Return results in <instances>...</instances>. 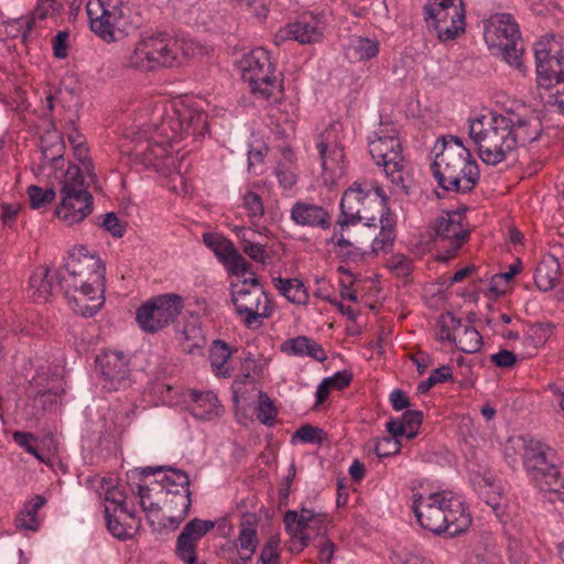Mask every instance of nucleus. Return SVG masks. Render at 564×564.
Returning <instances> with one entry per match:
<instances>
[{"instance_id": "obj_11", "label": "nucleus", "mask_w": 564, "mask_h": 564, "mask_svg": "<svg viewBox=\"0 0 564 564\" xmlns=\"http://www.w3.org/2000/svg\"><path fill=\"white\" fill-rule=\"evenodd\" d=\"M184 308L182 296L173 293L154 296L143 303L135 313L142 330L156 333L174 323Z\"/></svg>"}, {"instance_id": "obj_62", "label": "nucleus", "mask_w": 564, "mask_h": 564, "mask_svg": "<svg viewBox=\"0 0 564 564\" xmlns=\"http://www.w3.org/2000/svg\"><path fill=\"white\" fill-rule=\"evenodd\" d=\"M13 440L18 445L24 447L28 453L32 454L37 459L43 460V457L37 452V448L33 445L34 436L31 433L20 431L14 432Z\"/></svg>"}, {"instance_id": "obj_20", "label": "nucleus", "mask_w": 564, "mask_h": 564, "mask_svg": "<svg viewBox=\"0 0 564 564\" xmlns=\"http://www.w3.org/2000/svg\"><path fill=\"white\" fill-rule=\"evenodd\" d=\"M523 465L533 480L535 476L542 475L541 473L556 463L554 451L541 443L540 441L529 440L523 448Z\"/></svg>"}, {"instance_id": "obj_59", "label": "nucleus", "mask_w": 564, "mask_h": 564, "mask_svg": "<svg viewBox=\"0 0 564 564\" xmlns=\"http://www.w3.org/2000/svg\"><path fill=\"white\" fill-rule=\"evenodd\" d=\"M389 269L399 276H408L412 272V261L403 254H394L388 260Z\"/></svg>"}, {"instance_id": "obj_34", "label": "nucleus", "mask_w": 564, "mask_h": 564, "mask_svg": "<svg viewBox=\"0 0 564 564\" xmlns=\"http://www.w3.org/2000/svg\"><path fill=\"white\" fill-rule=\"evenodd\" d=\"M55 288L54 276L51 275L47 268L40 267L34 270L30 278V289L32 291L31 296L35 302H46Z\"/></svg>"}, {"instance_id": "obj_63", "label": "nucleus", "mask_w": 564, "mask_h": 564, "mask_svg": "<svg viewBox=\"0 0 564 564\" xmlns=\"http://www.w3.org/2000/svg\"><path fill=\"white\" fill-rule=\"evenodd\" d=\"M343 230L344 229H341L339 226V230H335L333 232L329 242L337 246L340 249V252H343L348 258L356 257L357 252L352 251V243L344 237Z\"/></svg>"}, {"instance_id": "obj_55", "label": "nucleus", "mask_w": 564, "mask_h": 564, "mask_svg": "<svg viewBox=\"0 0 564 564\" xmlns=\"http://www.w3.org/2000/svg\"><path fill=\"white\" fill-rule=\"evenodd\" d=\"M422 421L423 413L421 411H405L403 413L401 422L404 424L408 440H412L419 434Z\"/></svg>"}, {"instance_id": "obj_1", "label": "nucleus", "mask_w": 564, "mask_h": 564, "mask_svg": "<svg viewBox=\"0 0 564 564\" xmlns=\"http://www.w3.org/2000/svg\"><path fill=\"white\" fill-rule=\"evenodd\" d=\"M74 156L82 164H68L59 177L61 202L55 208V215L66 223H82L94 210V197L88 191L90 183H97L94 163L89 156L87 143L73 149Z\"/></svg>"}, {"instance_id": "obj_3", "label": "nucleus", "mask_w": 564, "mask_h": 564, "mask_svg": "<svg viewBox=\"0 0 564 564\" xmlns=\"http://www.w3.org/2000/svg\"><path fill=\"white\" fill-rule=\"evenodd\" d=\"M438 185L449 192L469 193L479 181V167L464 145L452 147L445 142L444 149L431 164Z\"/></svg>"}, {"instance_id": "obj_15", "label": "nucleus", "mask_w": 564, "mask_h": 564, "mask_svg": "<svg viewBox=\"0 0 564 564\" xmlns=\"http://www.w3.org/2000/svg\"><path fill=\"white\" fill-rule=\"evenodd\" d=\"M424 21L440 41L447 42L465 32V4L455 3L454 8L423 10Z\"/></svg>"}, {"instance_id": "obj_2", "label": "nucleus", "mask_w": 564, "mask_h": 564, "mask_svg": "<svg viewBox=\"0 0 564 564\" xmlns=\"http://www.w3.org/2000/svg\"><path fill=\"white\" fill-rule=\"evenodd\" d=\"M162 473V477L151 486L139 485L138 494L143 502L153 497L161 501L163 507L175 508L176 514H171V520L174 523L182 522L191 506L188 475L181 469L163 466L145 467L140 470L141 476H154Z\"/></svg>"}, {"instance_id": "obj_19", "label": "nucleus", "mask_w": 564, "mask_h": 564, "mask_svg": "<svg viewBox=\"0 0 564 564\" xmlns=\"http://www.w3.org/2000/svg\"><path fill=\"white\" fill-rule=\"evenodd\" d=\"M101 375L109 389L118 390L126 386L130 373L129 359L121 351H107L97 358Z\"/></svg>"}, {"instance_id": "obj_47", "label": "nucleus", "mask_w": 564, "mask_h": 564, "mask_svg": "<svg viewBox=\"0 0 564 564\" xmlns=\"http://www.w3.org/2000/svg\"><path fill=\"white\" fill-rule=\"evenodd\" d=\"M182 120L184 121L185 135H203L207 130V115L203 111L191 109L181 110Z\"/></svg>"}, {"instance_id": "obj_21", "label": "nucleus", "mask_w": 564, "mask_h": 564, "mask_svg": "<svg viewBox=\"0 0 564 564\" xmlns=\"http://www.w3.org/2000/svg\"><path fill=\"white\" fill-rule=\"evenodd\" d=\"M291 219L299 226L328 229L330 215L323 206L296 202L291 208Z\"/></svg>"}, {"instance_id": "obj_58", "label": "nucleus", "mask_w": 564, "mask_h": 564, "mask_svg": "<svg viewBox=\"0 0 564 564\" xmlns=\"http://www.w3.org/2000/svg\"><path fill=\"white\" fill-rule=\"evenodd\" d=\"M243 207L250 218L261 217L264 214L262 198L259 194L253 192H248L243 196Z\"/></svg>"}, {"instance_id": "obj_37", "label": "nucleus", "mask_w": 564, "mask_h": 564, "mask_svg": "<svg viewBox=\"0 0 564 564\" xmlns=\"http://www.w3.org/2000/svg\"><path fill=\"white\" fill-rule=\"evenodd\" d=\"M207 531H182L176 540V555L186 564H195L198 541Z\"/></svg>"}, {"instance_id": "obj_25", "label": "nucleus", "mask_w": 564, "mask_h": 564, "mask_svg": "<svg viewBox=\"0 0 564 564\" xmlns=\"http://www.w3.org/2000/svg\"><path fill=\"white\" fill-rule=\"evenodd\" d=\"M444 511L443 529H449L451 527L454 529H468L471 524V516L467 511L464 501L452 491H447Z\"/></svg>"}, {"instance_id": "obj_30", "label": "nucleus", "mask_w": 564, "mask_h": 564, "mask_svg": "<svg viewBox=\"0 0 564 564\" xmlns=\"http://www.w3.org/2000/svg\"><path fill=\"white\" fill-rule=\"evenodd\" d=\"M281 348L286 354L307 356L321 362L327 359V355L322 345L306 336H297L288 339L282 344Z\"/></svg>"}, {"instance_id": "obj_5", "label": "nucleus", "mask_w": 564, "mask_h": 564, "mask_svg": "<svg viewBox=\"0 0 564 564\" xmlns=\"http://www.w3.org/2000/svg\"><path fill=\"white\" fill-rule=\"evenodd\" d=\"M386 209L387 196L381 187L355 182L343 194L337 225L345 229L365 220L367 226H375L377 215Z\"/></svg>"}, {"instance_id": "obj_16", "label": "nucleus", "mask_w": 564, "mask_h": 564, "mask_svg": "<svg viewBox=\"0 0 564 564\" xmlns=\"http://www.w3.org/2000/svg\"><path fill=\"white\" fill-rule=\"evenodd\" d=\"M137 154L145 166L153 167L155 171L171 178V182H181V192L187 193V185L183 182V176L178 171L172 172L170 167L174 164L171 155V144L167 140H148L145 144L138 145ZM173 191H177L176 184L172 186Z\"/></svg>"}, {"instance_id": "obj_7", "label": "nucleus", "mask_w": 564, "mask_h": 564, "mask_svg": "<svg viewBox=\"0 0 564 564\" xmlns=\"http://www.w3.org/2000/svg\"><path fill=\"white\" fill-rule=\"evenodd\" d=\"M242 79L249 84L253 94L265 100H278L282 94L281 80L267 50L259 47L243 55L240 61Z\"/></svg>"}, {"instance_id": "obj_4", "label": "nucleus", "mask_w": 564, "mask_h": 564, "mask_svg": "<svg viewBox=\"0 0 564 564\" xmlns=\"http://www.w3.org/2000/svg\"><path fill=\"white\" fill-rule=\"evenodd\" d=\"M511 128L510 118L502 115L482 116L470 122L469 135L484 163L497 165L516 149Z\"/></svg>"}, {"instance_id": "obj_51", "label": "nucleus", "mask_w": 564, "mask_h": 564, "mask_svg": "<svg viewBox=\"0 0 564 564\" xmlns=\"http://www.w3.org/2000/svg\"><path fill=\"white\" fill-rule=\"evenodd\" d=\"M241 231L243 232L241 246L243 253H246L249 258H251L254 261L264 263L267 258L264 246H262L261 243L253 242L251 238L247 236V232L249 235H254V231L246 229H241Z\"/></svg>"}, {"instance_id": "obj_17", "label": "nucleus", "mask_w": 564, "mask_h": 564, "mask_svg": "<svg viewBox=\"0 0 564 564\" xmlns=\"http://www.w3.org/2000/svg\"><path fill=\"white\" fill-rule=\"evenodd\" d=\"M447 491L432 492L424 496L412 494V511L422 529H443V512L446 505Z\"/></svg>"}, {"instance_id": "obj_24", "label": "nucleus", "mask_w": 564, "mask_h": 564, "mask_svg": "<svg viewBox=\"0 0 564 564\" xmlns=\"http://www.w3.org/2000/svg\"><path fill=\"white\" fill-rule=\"evenodd\" d=\"M73 311L84 317L94 316L104 305V291L77 290L66 296Z\"/></svg>"}, {"instance_id": "obj_12", "label": "nucleus", "mask_w": 564, "mask_h": 564, "mask_svg": "<svg viewBox=\"0 0 564 564\" xmlns=\"http://www.w3.org/2000/svg\"><path fill=\"white\" fill-rule=\"evenodd\" d=\"M231 301L236 313L247 327L261 325L272 314V305L260 280L252 273V289L241 288L231 292Z\"/></svg>"}, {"instance_id": "obj_53", "label": "nucleus", "mask_w": 564, "mask_h": 564, "mask_svg": "<svg viewBox=\"0 0 564 564\" xmlns=\"http://www.w3.org/2000/svg\"><path fill=\"white\" fill-rule=\"evenodd\" d=\"M325 436L326 434L322 429L311 424H304L295 431L293 438H299L303 443L322 444Z\"/></svg>"}, {"instance_id": "obj_14", "label": "nucleus", "mask_w": 564, "mask_h": 564, "mask_svg": "<svg viewBox=\"0 0 564 564\" xmlns=\"http://www.w3.org/2000/svg\"><path fill=\"white\" fill-rule=\"evenodd\" d=\"M463 215L456 210L445 212L435 221L437 243H448L444 250L438 249L437 260L447 261L456 254L457 250L468 238L469 231L462 224Z\"/></svg>"}, {"instance_id": "obj_44", "label": "nucleus", "mask_w": 564, "mask_h": 564, "mask_svg": "<svg viewBox=\"0 0 564 564\" xmlns=\"http://www.w3.org/2000/svg\"><path fill=\"white\" fill-rule=\"evenodd\" d=\"M452 341L455 343L459 350L466 354H474L481 348L482 337L475 327L465 326L463 332L453 336Z\"/></svg>"}, {"instance_id": "obj_41", "label": "nucleus", "mask_w": 564, "mask_h": 564, "mask_svg": "<svg viewBox=\"0 0 564 564\" xmlns=\"http://www.w3.org/2000/svg\"><path fill=\"white\" fill-rule=\"evenodd\" d=\"M379 53V42L368 37L355 36L350 40L346 55L350 59L368 61Z\"/></svg>"}, {"instance_id": "obj_35", "label": "nucleus", "mask_w": 564, "mask_h": 564, "mask_svg": "<svg viewBox=\"0 0 564 564\" xmlns=\"http://www.w3.org/2000/svg\"><path fill=\"white\" fill-rule=\"evenodd\" d=\"M535 476L534 484L540 490L564 496V468L557 463Z\"/></svg>"}, {"instance_id": "obj_42", "label": "nucleus", "mask_w": 564, "mask_h": 564, "mask_svg": "<svg viewBox=\"0 0 564 564\" xmlns=\"http://www.w3.org/2000/svg\"><path fill=\"white\" fill-rule=\"evenodd\" d=\"M377 219H379L381 231L372 242L373 253L383 251L387 247L392 246L395 239L394 221L392 220L388 209L378 214Z\"/></svg>"}, {"instance_id": "obj_64", "label": "nucleus", "mask_w": 564, "mask_h": 564, "mask_svg": "<svg viewBox=\"0 0 564 564\" xmlns=\"http://www.w3.org/2000/svg\"><path fill=\"white\" fill-rule=\"evenodd\" d=\"M491 362L499 368H511L517 362V356L511 350L502 349L490 356Z\"/></svg>"}, {"instance_id": "obj_32", "label": "nucleus", "mask_w": 564, "mask_h": 564, "mask_svg": "<svg viewBox=\"0 0 564 564\" xmlns=\"http://www.w3.org/2000/svg\"><path fill=\"white\" fill-rule=\"evenodd\" d=\"M42 162L41 167H62L64 163L65 145L58 134L43 137L41 139Z\"/></svg>"}, {"instance_id": "obj_26", "label": "nucleus", "mask_w": 564, "mask_h": 564, "mask_svg": "<svg viewBox=\"0 0 564 564\" xmlns=\"http://www.w3.org/2000/svg\"><path fill=\"white\" fill-rule=\"evenodd\" d=\"M536 82L539 86L551 87L557 79V72L564 67V56L555 57L547 50H535Z\"/></svg>"}, {"instance_id": "obj_46", "label": "nucleus", "mask_w": 564, "mask_h": 564, "mask_svg": "<svg viewBox=\"0 0 564 564\" xmlns=\"http://www.w3.org/2000/svg\"><path fill=\"white\" fill-rule=\"evenodd\" d=\"M204 243L214 251L215 256L223 263L234 253V243L219 234L206 232L203 235Z\"/></svg>"}, {"instance_id": "obj_9", "label": "nucleus", "mask_w": 564, "mask_h": 564, "mask_svg": "<svg viewBox=\"0 0 564 564\" xmlns=\"http://www.w3.org/2000/svg\"><path fill=\"white\" fill-rule=\"evenodd\" d=\"M90 29L106 42L124 37L130 25L120 0H89L86 6Z\"/></svg>"}, {"instance_id": "obj_48", "label": "nucleus", "mask_w": 564, "mask_h": 564, "mask_svg": "<svg viewBox=\"0 0 564 564\" xmlns=\"http://www.w3.org/2000/svg\"><path fill=\"white\" fill-rule=\"evenodd\" d=\"M234 544L241 561L245 563L250 561L258 545L257 531H240V534L238 539L235 540Z\"/></svg>"}, {"instance_id": "obj_61", "label": "nucleus", "mask_w": 564, "mask_h": 564, "mask_svg": "<svg viewBox=\"0 0 564 564\" xmlns=\"http://www.w3.org/2000/svg\"><path fill=\"white\" fill-rule=\"evenodd\" d=\"M316 546L318 547L319 564H330L336 550L335 543L325 535H321Z\"/></svg>"}, {"instance_id": "obj_39", "label": "nucleus", "mask_w": 564, "mask_h": 564, "mask_svg": "<svg viewBox=\"0 0 564 564\" xmlns=\"http://www.w3.org/2000/svg\"><path fill=\"white\" fill-rule=\"evenodd\" d=\"M273 285L279 292L294 304H306L308 294L303 282L299 279H283L281 276L273 279Z\"/></svg>"}, {"instance_id": "obj_54", "label": "nucleus", "mask_w": 564, "mask_h": 564, "mask_svg": "<svg viewBox=\"0 0 564 564\" xmlns=\"http://www.w3.org/2000/svg\"><path fill=\"white\" fill-rule=\"evenodd\" d=\"M100 227L109 232L115 238L123 237L127 228V224L119 219L117 214L107 213L104 215Z\"/></svg>"}, {"instance_id": "obj_57", "label": "nucleus", "mask_w": 564, "mask_h": 564, "mask_svg": "<svg viewBox=\"0 0 564 564\" xmlns=\"http://www.w3.org/2000/svg\"><path fill=\"white\" fill-rule=\"evenodd\" d=\"M58 400L59 394L56 391H40L33 399V406L42 411L52 410L57 404Z\"/></svg>"}, {"instance_id": "obj_28", "label": "nucleus", "mask_w": 564, "mask_h": 564, "mask_svg": "<svg viewBox=\"0 0 564 564\" xmlns=\"http://www.w3.org/2000/svg\"><path fill=\"white\" fill-rule=\"evenodd\" d=\"M283 522L285 529H291L295 523L297 524L296 529H319L322 527L327 528L332 519L325 513L303 508L300 514L294 510L286 511Z\"/></svg>"}, {"instance_id": "obj_8", "label": "nucleus", "mask_w": 564, "mask_h": 564, "mask_svg": "<svg viewBox=\"0 0 564 564\" xmlns=\"http://www.w3.org/2000/svg\"><path fill=\"white\" fill-rule=\"evenodd\" d=\"M106 268L99 257L96 256H70L57 278L59 286L64 290L65 296L77 290L105 291Z\"/></svg>"}, {"instance_id": "obj_13", "label": "nucleus", "mask_w": 564, "mask_h": 564, "mask_svg": "<svg viewBox=\"0 0 564 564\" xmlns=\"http://www.w3.org/2000/svg\"><path fill=\"white\" fill-rule=\"evenodd\" d=\"M172 51L164 42V36L152 35L139 41L133 50L124 57L123 65L127 68L141 72L154 70L158 67H171Z\"/></svg>"}, {"instance_id": "obj_50", "label": "nucleus", "mask_w": 564, "mask_h": 564, "mask_svg": "<svg viewBox=\"0 0 564 564\" xmlns=\"http://www.w3.org/2000/svg\"><path fill=\"white\" fill-rule=\"evenodd\" d=\"M28 195L31 207L33 209H39L51 204L54 200L56 193L52 187L42 188L37 185H31L28 187Z\"/></svg>"}, {"instance_id": "obj_56", "label": "nucleus", "mask_w": 564, "mask_h": 564, "mask_svg": "<svg viewBox=\"0 0 564 564\" xmlns=\"http://www.w3.org/2000/svg\"><path fill=\"white\" fill-rule=\"evenodd\" d=\"M400 449L401 443L397 438L383 436L376 441L375 453L380 458L397 455Z\"/></svg>"}, {"instance_id": "obj_49", "label": "nucleus", "mask_w": 564, "mask_h": 564, "mask_svg": "<svg viewBox=\"0 0 564 564\" xmlns=\"http://www.w3.org/2000/svg\"><path fill=\"white\" fill-rule=\"evenodd\" d=\"M258 399V420L267 426H272L275 423V419L278 415V409L274 404V401L265 392H260Z\"/></svg>"}, {"instance_id": "obj_52", "label": "nucleus", "mask_w": 564, "mask_h": 564, "mask_svg": "<svg viewBox=\"0 0 564 564\" xmlns=\"http://www.w3.org/2000/svg\"><path fill=\"white\" fill-rule=\"evenodd\" d=\"M53 3H54V0H39L31 18L21 19V20L17 21L18 24H20V26H23V25L25 26V31L23 33L24 39L26 36V33H29L32 30L34 20L35 19H40V20L45 19L47 17L48 11L52 8Z\"/></svg>"}, {"instance_id": "obj_45", "label": "nucleus", "mask_w": 564, "mask_h": 564, "mask_svg": "<svg viewBox=\"0 0 564 564\" xmlns=\"http://www.w3.org/2000/svg\"><path fill=\"white\" fill-rule=\"evenodd\" d=\"M33 501L26 503L24 509L17 516V529H36L40 525L37 511L45 505L46 500L42 496H35Z\"/></svg>"}, {"instance_id": "obj_31", "label": "nucleus", "mask_w": 564, "mask_h": 564, "mask_svg": "<svg viewBox=\"0 0 564 564\" xmlns=\"http://www.w3.org/2000/svg\"><path fill=\"white\" fill-rule=\"evenodd\" d=\"M561 276V264L554 256L544 257L534 273V283L543 292L553 290Z\"/></svg>"}, {"instance_id": "obj_43", "label": "nucleus", "mask_w": 564, "mask_h": 564, "mask_svg": "<svg viewBox=\"0 0 564 564\" xmlns=\"http://www.w3.org/2000/svg\"><path fill=\"white\" fill-rule=\"evenodd\" d=\"M496 487V478L495 477H484L481 482L479 484L480 494L486 502V505L492 510L497 518H500L503 514L505 510V499L501 496L500 491H494L491 495V489Z\"/></svg>"}, {"instance_id": "obj_18", "label": "nucleus", "mask_w": 564, "mask_h": 564, "mask_svg": "<svg viewBox=\"0 0 564 564\" xmlns=\"http://www.w3.org/2000/svg\"><path fill=\"white\" fill-rule=\"evenodd\" d=\"M341 126L337 122L329 124L319 135L317 149L324 171L335 173L344 167V148L339 141Z\"/></svg>"}, {"instance_id": "obj_38", "label": "nucleus", "mask_w": 564, "mask_h": 564, "mask_svg": "<svg viewBox=\"0 0 564 564\" xmlns=\"http://www.w3.org/2000/svg\"><path fill=\"white\" fill-rule=\"evenodd\" d=\"M231 357V349L224 340H214L210 347L212 370L217 377L228 378L231 376L228 360Z\"/></svg>"}, {"instance_id": "obj_22", "label": "nucleus", "mask_w": 564, "mask_h": 564, "mask_svg": "<svg viewBox=\"0 0 564 564\" xmlns=\"http://www.w3.org/2000/svg\"><path fill=\"white\" fill-rule=\"evenodd\" d=\"M512 122L511 135L514 138L516 148L525 145L539 139L542 133V122L538 115L530 111L523 116L509 117Z\"/></svg>"}, {"instance_id": "obj_40", "label": "nucleus", "mask_w": 564, "mask_h": 564, "mask_svg": "<svg viewBox=\"0 0 564 564\" xmlns=\"http://www.w3.org/2000/svg\"><path fill=\"white\" fill-rule=\"evenodd\" d=\"M155 131L169 142L175 139H182L185 135L184 121L182 120L181 110L162 118L159 123H153Z\"/></svg>"}, {"instance_id": "obj_10", "label": "nucleus", "mask_w": 564, "mask_h": 564, "mask_svg": "<svg viewBox=\"0 0 564 564\" xmlns=\"http://www.w3.org/2000/svg\"><path fill=\"white\" fill-rule=\"evenodd\" d=\"M369 152L377 165L383 166L386 175L404 194H409V186L404 177V158L401 142L394 129L390 134H378L369 142Z\"/></svg>"}, {"instance_id": "obj_29", "label": "nucleus", "mask_w": 564, "mask_h": 564, "mask_svg": "<svg viewBox=\"0 0 564 564\" xmlns=\"http://www.w3.org/2000/svg\"><path fill=\"white\" fill-rule=\"evenodd\" d=\"M191 399L193 401L191 413L203 421L213 420L224 411L216 394L210 391H192Z\"/></svg>"}, {"instance_id": "obj_33", "label": "nucleus", "mask_w": 564, "mask_h": 564, "mask_svg": "<svg viewBox=\"0 0 564 564\" xmlns=\"http://www.w3.org/2000/svg\"><path fill=\"white\" fill-rule=\"evenodd\" d=\"M285 32L291 39L302 44L314 43L322 39L323 26L311 18L310 21L303 20L288 24Z\"/></svg>"}, {"instance_id": "obj_60", "label": "nucleus", "mask_w": 564, "mask_h": 564, "mask_svg": "<svg viewBox=\"0 0 564 564\" xmlns=\"http://www.w3.org/2000/svg\"><path fill=\"white\" fill-rule=\"evenodd\" d=\"M229 271L235 275H245L250 270L249 262L236 249L231 256L224 262Z\"/></svg>"}, {"instance_id": "obj_6", "label": "nucleus", "mask_w": 564, "mask_h": 564, "mask_svg": "<svg viewBox=\"0 0 564 564\" xmlns=\"http://www.w3.org/2000/svg\"><path fill=\"white\" fill-rule=\"evenodd\" d=\"M484 37L495 55H500L510 65L522 67L524 48L519 26L510 14L498 13L487 20Z\"/></svg>"}, {"instance_id": "obj_23", "label": "nucleus", "mask_w": 564, "mask_h": 564, "mask_svg": "<svg viewBox=\"0 0 564 564\" xmlns=\"http://www.w3.org/2000/svg\"><path fill=\"white\" fill-rule=\"evenodd\" d=\"M126 494L115 486L106 488L105 492V518L107 521V529H116L118 525H127L121 521V517L117 516L119 512L121 516L133 518V513L129 512L126 507ZM131 527V524H128Z\"/></svg>"}, {"instance_id": "obj_27", "label": "nucleus", "mask_w": 564, "mask_h": 564, "mask_svg": "<svg viewBox=\"0 0 564 564\" xmlns=\"http://www.w3.org/2000/svg\"><path fill=\"white\" fill-rule=\"evenodd\" d=\"M141 506L145 513V520L152 529H176L181 522L174 523L171 520V514H176V509L173 507H163L161 501L155 498L145 499V502L141 500Z\"/></svg>"}, {"instance_id": "obj_36", "label": "nucleus", "mask_w": 564, "mask_h": 564, "mask_svg": "<svg viewBox=\"0 0 564 564\" xmlns=\"http://www.w3.org/2000/svg\"><path fill=\"white\" fill-rule=\"evenodd\" d=\"M164 42L169 44V53L173 57L171 67L181 63V57H195L206 53L205 47L194 40H175L164 36Z\"/></svg>"}]
</instances>
